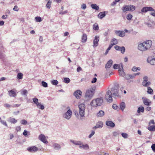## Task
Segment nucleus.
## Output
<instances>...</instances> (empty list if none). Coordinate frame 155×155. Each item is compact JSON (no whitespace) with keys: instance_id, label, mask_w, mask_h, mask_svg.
<instances>
[{"instance_id":"a18cd8bd","label":"nucleus","mask_w":155,"mask_h":155,"mask_svg":"<svg viewBox=\"0 0 155 155\" xmlns=\"http://www.w3.org/2000/svg\"><path fill=\"white\" fill-rule=\"evenodd\" d=\"M140 68L139 67L137 68L135 66H134L132 69V70L133 71H136L137 70L139 71L140 70Z\"/></svg>"},{"instance_id":"c03bdc74","label":"nucleus","mask_w":155,"mask_h":155,"mask_svg":"<svg viewBox=\"0 0 155 155\" xmlns=\"http://www.w3.org/2000/svg\"><path fill=\"white\" fill-rule=\"evenodd\" d=\"M111 42H113V44H114V45H116L117 43V40L115 38H113L111 41Z\"/></svg>"},{"instance_id":"7ed1b4c3","label":"nucleus","mask_w":155,"mask_h":155,"mask_svg":"<svg viewBox=\"0 0 155 155\" xmlns=\"http://www.w3.org/2000/svg\"><path fill=\"white\" fill-rule=\"evenodd\" d=\"M119 88V85H115L111 89V91L114 97L115 98H120V95L118 92Z\"/></svg>"},{"instance_id":"c756f323","label":"nucleus","mask_w":155,"mask_h":155,"mask_svg":"<svg viewBox=\"0 0 155 155\" xmlns=\"http://www.w3.org/2000/svg\"><path fill=\"white\" fill-rule=\"evenodd\" d=\"M144 108L143 107H140L138 108L137 110V113H139L141 112L142 113H143L144 111Z\"/></svg>"},{"instance_id":"0eeeda50","label":"nucleus","mask_w":155,"mask_h":155,"mask_svg":"<svg viewBox=\"0 0 155 155\" xmlns=\"http://www.w3.org/2000/svg\"><path fill=\"white\" fill-rule=\"evenodd\" d=\"M112 93L110 90L107 91L105 95V98L109 102L112 101Z\"/></svg>"},{"instance_id":"680f3d73","label":"nucleus","mask_w":155,"mask_h":155,"mask_svg":"<svg viewBox=\"0 0 155 155\" xmlns=\"http://www.w3.org/2000/svg\"><path fill=\"white\" fill-rule=\"evenodd\" d=\"M94 133L95 132L94 131H92L91 134L89 135V138H91L94 134Z\"/></svg>"},{"instance_id":"79ce46f5","label":"nucleus","mask_w":155,"mask_h":155,"mask_svg":"<svg viewBox=\"0 0 155 155\" xmlns=\"http://www.w3.org/2000/svg\"><path fill=\"white\" fill-rule=\"evenodd\" d=\"M120 51L121 52L122 54H124L125 51V47L124 46H122L120 47Z\"/></svg>"},{"instance_id":"0e129e2a","label":"nucleus","mask_w":155,"mask_h":155,"mask_svg":"<svg viewBox=\"0 0 155 155\" xmlns=\"http://www.w3.org/2000/svg\"><path fill=\"white\" fill-rule=\"evenodd\" d=\"M114 48L116 50L119 51L120 49V47L118 45H116L114 46Z\"/></svg>"},{"instance_id":"bb28decb","label":"nucleus","mask_w":155,"mask_h":155,"mask_svg":"<svg viewBox=\"0 0 155 155\" xmlns=\"http://www.w3.org/2000/svg\"><path fill=\"white\" fill-rule=\"evenodd\" d=\"M91 8L94 9L98 10L99 9V6L96 4H92L91 5Z\"/></svg>"},{"instance_id":"9b49d317","label":"nucleus","mask_w":155,"mask_h":155,"mask_svg":"<svg viewBox=\"0 0 155 155\" xmlns=\"http://www.w3.org/2000/svg\"><path fill=\"white\" fill-rule=\"evenodd\" d=\"M39 139L44 143H48L47 141L45 140V137L42 134H40L38 137Z\"/></svg>"},{"instance_id":"ea45409f","label":"nucleus","mask_w":155,"mask_h":155,"mask_svg":"<svg viewBox=\"0 0 155 155\" xmlns=\"http://www.w3.org/2000/svg\"><path fill=\"white\" fill-rule=\"evenodd\" d=\"M23 74L21 73H19L17 74V78L18 79H21L23 78Z\"/></svg>"},{"instance_id":"49530a36","label":"nucleus","mask_w":155,"mask_h":155,"mask_svg":"<svg viewBox=\"0 0 155 155\" xmlns=\"http://www.w3.org/2000/svg\"><path fill=\"white\" fill-rule=\"evenodd\" d=\"M51 83L54 85H56L58 84V81L56 80H53L51 81Z\"/></svg>"},{"instance_id":"7c9ffc66","label":"nucleus","mask_w":155,"mask_h":155,"mask_svg":"<svg viewBox=\"0 0 155 155\" xmlns=\"http://www.w3.org/2000/svg\"><path fill=\"white\" fill-rule=\"evenodd\" d=\"M79 145V147L81 148H83L84 149H88L89 148L88 145L87 144H86L85 145L83 144L82 145Z\"/></svg>"},{"instance_id":"f8f14e48","label":"nucleus","mask_w":155,"mask_h":155,"mask_svg":"<svg viewBox=\"0 0 155 155\" xmlns=\"http://www.w3.org/2000/svg\"><path fill=\"white\" fill-rule=\"evenodd\" d=\"M113 63V61L111 59H110L108 61L105 65V68L107 70L110 68L111 65H112Z\"/></svg>"},{"instance_id":"f03ea898","label":"nucleus","mask_w":155,"mask_h":155,"mask_svg":"<svg viewBox=\"0 0 155 155\" xmlns=\"http://www.w3.org/2000/svg\"><path fill=\"white\" fill-rule=\"evenodd\" d=\"M95 89V87H93L87 90L85 96V99L86 100L88 101L92 99L94 94Z\"/></svg>"},{"instance_id":"4be33fe9","label":"nucleus","mask_w":155,"mask_h":155,"mask_svg":"<svg viewBox=\"0 0 155 155\" xmlns=\"http://www.w3.org/2000/svg\"><path fill=\"white\" fill-rule=\"evenodd\" d=\"M87 40V36L86 34L83 33L81 37V42L83 43L85 42Z\"/></svg>"},{"instance_id":"5701e85b","label":"nucleus","mask_w":155,"mask_h":155,"mask_svg":"<svg viewBox=\"0 0 155 155\" xmlns=\"http://www.w3.org/2000/svg\"><path fill=\"white\" fill-rule=\"evenodd\" d=\"M104 113L102 110L99 111L97 114L96 115L98 117H101L104 115Z\"/></svg>"},{"instance_id":"6ab92c4d","label":"nucleus","mask_w":155,"mask_h":155,"mask_svg":"<svg viewBox=\"0 0 155 155\" xmlns=\"http://www.w3.org/2000/svg\"><path fill=\"white\" fill-rule=\"evenodd\" d=\"M99 37L98 36H95L94 39L93 41L94 45L95 47H97L98 45V42L99 41Z\"/></svg>"},{"instance_id":"c85d7f7f","label":"nucleus","mask_w":155,"mask_h":155,"mask_svg":"<svg viewBox=\"0 0 155 155\" xmlns=\"http://www.w3.org/2000/svg\"><path fill=\"white\" fill-rule=\"evenodd\" d=\"M21 94L22 95H24L25 96H27L28 94V91L26 90H23L21 91Z\"/></svg>"},{"instance_id":"69168bd1","label":"nucleus","mask_w":155,"mask_h":155,"mask_svg":"<svg viewBox=\"0 0 155 155\" xmlns=\"http://www.w3.org/2000/svg\"><path fill=\"white\" fill-rule=\"evenodd\" d=\"M97 79L96 78H94L91 82L92 83H95L96 82Z\"/></svg>"},{"instance_id":"6e6552de","label":"nucleus","mask_w":155,"mask_h":155,"mask_svg":"<svg viewBox=\"0 0 155 155\" xmlns=\"http://www.w3.org/2000/svg\"><path fill=\"white\" fill-rule=\"evenodd\" d=\"M72 112L70 109H69L63 115V117L68 120L71 117Z\"/></svg>"},{"instance_id":"5fc2aeb1","label":"nucleus","mask_w":155,"mask_h":155,"mask_svg":"<svg viewBox=\"0 0 155 155\" xmlns=\"http://www.w3.org/2000/svg\"><path fill=\"white\" fill-rule=\"evenodd\" d=\"M27 121L25 120H22L21 121V123L23 125H25L27 124Z\"/></svg>"},{"instance_id":"2f4dec72","label":"nucleus","mask_w":155,"mask_h":155,"mask_svg":"<svg viewBox=\"0 0 155 155\" xmlns=\"http://www.w3.org/2000/svg\"><path fill=\"white\" fill-rule=\"evenodd\" d=\"M70 141L71 142L76 145H81V143L80 141H75L72 140H70Z\"/></svg>"},{"instance_id":"cd10ccee","label":"nucleus","mask_w":155,"mask_h":155,"mask_svg":"<svg viewBox=\"0 0 155 155\" xmlns=\"http://www.w3.org/2000/svg\"><path fill=\"white\" fill-rule=\"evenodd\" d=\"M151 84V83L150 81H145L144 82V83H143V82H142V85H143L145 87H147L149 86L150 84Z\"/></svg>"},{"instance_id":"58836bf2","label":"nucleus","mask_w":155,"mask_h":155,"mask_svg":"<svg viewBox=\"0 0 155 155\" xmlns=\"http://www.w3.org/2000/svg\"><path fill=\"white\" fill-rule=\"evenodd\" d=\"M79 114L81 117H84L85 111L84 110H79Z\"/></svg>"},{"instance_id":"dca6fc26","label":"nucleus","mask_w":155,"mask_h":155,"mask_svg":"<svg viewBox=\"0 0 155 155\" xmlns=\"http://www.w3.org/2000/svg\"><path fill=\"white\" fill-rule=\"evenodd\" d=\"M27 150L30 152H35L38 150V148L34 146L29 147Z\"/></svg>"},{"instance_id":"412c9836","label":"nucleus","mask_w":155,"mask_h":155,"mask_svg":"<svg viewBox=\"0 0 155 155\" xmlns=\"http://www.w3.org/2000/svg\"><path fill=\"white\" fill-rule=\"evenodd\" d=\"M8 93L9 96L11 97H15L16 96L15 92L13 90L8 91Z\"/></svg>"},{"instance_id":"8fccbe9b","label":"nucleus","mask_w":155,"mask_h":155,"mask_svg":"<svg viewBox=\"0 0 155 155\" xmlns=\"http://www.w3.org/2000/svg\"><path fill=\"white\" fill-rule=\"evenodd\" d=\"M33 100L34 103L36 104H38L39 103L38 102V99L37 98H35L33 99Z\"/></svg>"},{"instance_id":"2eb2a0df","label":"nucleus","mask_w":155,"mask_h":155,"mask_svg":"<svg viewBox=\"0 0 155 155\" xmlns=\"http://www.w3.org/2000/svg\"><path fill=\"white\" fill-rule=\"evenodd\" d=\"M106 13H107V12L104 11L100 12L97 15L98 17L100 19H102L106 15Z\"/></svg>"},{"instance_id":"f257e3e1","label":"nucleus","mask_w":155,"mask_h":155,"mask_svg":"<svg viewBox=\"0 0 155 155\" xmlns=\"http://www.w3.org/2000/svg\"><path fill=\"white\" fill-rule=\"evenodd\" d=\"M152 44V41L151 40L145 41L138 45V48L140 50L142 51H146L150 48Z\"/></svg>"},{"instance_id":"72a5a7b5","label":"nucleus","mask_w":155,"mask_h":155,"mask_svg":"<svg viewBox=\"0 0 155 155\" xmlns=\"http://www.w3.org/2000/svg\"><path fill=\"white\" fill-rule=\"evenodd\" d=\"M93 28L95 30H98L99 29V28L97 23H95L93 25Z\"/></svg>"},{"instance_id":"473e14b6","label":"nucleus","mask_w":155,"mask_h":155,"mask_svg":"<svg viewBox=\"0 0 155 155\" xmlns=\"http://www.w3.org/2000/svg\"><path fill=\"white\" fill-rule=\"evenodd\" d=\"M147 90L148 91H147V92L148 94H153V90L151 87H148Z\"/></svg>"},{"instance_id":"052dcab7","label":"nucleus","mask_w":155,"mask_h":155,"mask_svg":"<svg viewBox=\"0 0 155 155\" xmlns=\"http://www.w3.org/2000/svg\"><path fill=\"white\" fill-rule=\"evenodd\" d=\"M113 134L114 136L116 137L119 134V133L118 132H113Z\"/></svg>"},{"instance_id":"ddd939ff","label":"nucleus","mask_w":155,"mask_h":155,"mask_svg":"<svg viewBox=\"0 0 155 155\" xmlns=\"http://www.w3.org/2000/svg\"><path fill=\"white\" fill-rule=\"evenodd\" d=\"M144 104L146 106H149L151 103V102L148 99L142 98Z\"/></svg>"},{"instance_id":"bf43d9fd","label":"nucleus","mask_w":155,"mask_h":155,"mask_svg":"<svg viewBox=\"0 0 155 155\" xmlns=\"http://www.w3.org/2000/svg\"><path fill=\"white\" fill-rule=\"evenodd\" d=\"M86 5L85 4H83L81 5V8L83 9H85L86 8Z\"/></svg>"},{"instance_id":"603ef678","label":"nucleus","mask_w":155,"mask_h":155,"mask_svg":"<svg viewBox=\"0 0 155 155\" xmlns=\"http://www.w3.org/2000/svg\"><path fill=\"white\" fill-rule=\"evenodd\" d=\"M35 20L37 22H40L41 21V19L40 17H36L35 18Z\"/></svg>"},{"instance_id":"39448f33","label":"nucleus","mask_w":155,"mask_h":155,"mask_svg":"<svg viewBox=\"0 0 155 155\" xmlns=\"http://www.w3.org/2000/svg\"><path fill=\"white\" fill-rule=\"evenodd\" d=\"M148 11H152L150 13V14L155 17V10L152 7H143L141 10V12H139L140 13H141V12L145 13Z\"/></svg>"},{"instance_id":"6e6d98bb","label":"nucleus","mask_w":155,"mask_h":155,"mask_svg":"<svg viewBox=\"0 0 155 155\" xmlns=\"http://www.w3.org/2000/svg\"><path fill=\"white\" fill-rule=\"evenodd\" d=\"M112 108L115 109V110H117L119 109V107L117 106L116 104H114L112 106Z\"/></svg>"},{"instance_id":"20e7f679","label":"nucleus","mask_w":155,"mask_h":155,"mask_svg":"<svg viewBox=\"0 0 155 155\" xmlns=\"http://www.w3.org/2000/svg\"><path fill=\"white\" fill-rule=\"evenodd\" d=\"M103 102L102 97H100L93 100L90 103L91 105L93 107L100 106L101 105Z\"/></svg>"},{"instance_id":"c9c22d12","label":"nucleus","mask_w":155,"mask_h":155,"mask_svg":"<svg viewBox=\"0 0 155 155\" xmlns=\"http://www.w3.org/2000/svg\"><path fill=\"white\" fill-rule=\"evenodd\" d=\"M51 2H52L51 0H48V2L46 5V6L49 9L51 7Z\"/></svg>"},{"instance_id":"f3484780","label":"nucleus","mask_w":155,"mask_h":155,"mask_svg":"<svg viewBox=\"0 0 155 155\" xmlns=\"http://www.w3.org/2000/svg\"><path fill=\"white\" fill-rule=\"evenodd\" d=\"M103 123L101 121L98 122L96 124V126L93 127V129H96L97 128H101L103 127Z\"/></svg>"},{"instance_id":"b1692460","label":"nucleus","mask_w":155,"mask_h":155,"mask_svg":"<svg viewBox=\"0 0 155 155\" xmlns=\"http://www.w3.org/2000/svg\"><path fill=\"white\" fill-rule=\"evenodd\" d=\"M78 107L79 109V110H85V105L84 104H81L78 105Z\"/></svg>"},{"instance_id":"774afa93","label":"nucleus","mask_w":155,"mask_h":155,"mask_svg":"<svg viewBox=\"0 0 155 155\" xmlns=\"http://www.w3.org/2000/svg\"><path fill=\"white\" fill-rule=\"evenodd\" d=\"M149 124H155V123L154 122V121L153 120H151L149 123Z\"/></svg>"},{"instance_id":"a211bd4d","label":"nucleus","mask_w":155,"mask_h":155,"mask_svg":"<svg viewBox=\"0 0 155 155\" xmlns=\"http://www.w3.org/2000/svg\"><path fill=\"white\" fill-rule=\"evenodd\" d=\"M106 124L108 126L113 128L115 126V124L112 121L108 120L106 122Z\"/></svg>"},{"instance_id":"4468645a","label":"nucleus","mask_w":155,"mask_h":155,"mask_svg":"<svg viewBox=\"0 0 155 155\" xmlns=\"http://www.w3.org/2000/svg\"><path fill=\"white\" fill-rule=\"evenodd\" d=\"M115 32L117 35L120 37H123L125 35V33L123 31L116 30Z\"/></svg>"},{"instance_id":"4d7b16f0","label":"nucleus","mask_w":155,"mask_h":155,"mask_svg":"<svg viewBox=\"0 0 155 155\" xmlns=\"http://www.w3.org/2000/svg\"><path fill=\"white\" fill-rule=\"evenodd\" d=\"M143 83L145 81H148V77L147 76H145L143 78Z\"/></svg>"},{"instance_id":"e2e57ef3","label":"nucleus","mask_w":155,"mask_h":155,"mask_svg":"<svg viewBox=\"0 0 155 155\" xmlns=\"http://www.w3.org/2000/svg\"><path fill=\"white\" fill-rule=\"evenodd\" d=\"M13 9L14 11L17 12L18 11L19 9L17 6H15L13 8Z\"/></svg>"},{"instance_id":"338daca9","label":"nucleus","mask_w":155,"mask_h":155,"mask_svg":"<svg viewBox=\"0 0 155 155\" xmlns=\"http://www.w3.org/2000/svg\"><path fill=\"white\" fill-rule=\"evenodd\" d=\"M118 65L117 64H115L113 66V68L115 69H117L118 68Z\"/></svg>"},{"instance_id":"09e8293b","label":"nucleus","mask_w":155,"mask_h":155,"mask_svg":"<svg viewBox=\"0 0 155 155\" xmlns=\"http://www.w3.org/2000/svg\"><path fill=\"white\" fill-rule=\"evenodd\" d=\"M41 84L44 87H48V84L46 82L44 81H42L41 82Z\"/></svg>"},{"instance_id":"de8ad7c7","label":"nucleus","mask_w":155,"mask_h":155,"mask_svg":"<svg viewBox=\"0 0 155 155\" xmlns=\"http://www.w3.org/2000/svg\"><path fill=\"white\" fill-rule=\"evenodd\" d=\"M135 78L134 75H133L129 74L127 76V79H128L130 78Z\"/></svg>"},{"instance_id":"13d9d810","label":"nucleus","mask_w":155,"mask_h":155,"mask_svg":"<svg viewBox=\"0 0 155 155\" xmlns=\"http://www.w3.org/2000/svg\"><path fill=\"white\" fill-rule=\"evenodd\" d=\"M151 148L153 151L155 152V144H152L151 146Z\"/></svg>"},{"instance_id":"9d476101","label":"nucleus","mask_w":155,"mask_h":155,"mask_svg":"<svg viewBox=\"0 0 155 155\" xmlns=\"http://www.w3.org/2000/svg\"><path fill=\"white\" fill-rule=\"evenodd\" d=\"M147 61L151 65H155V58H153L152 57H149L147 58Z\"/></svg>"},{"instance_id":"aec40b11","label":"nucleus","mask_w":155,"mask_h":155,"mask_svg":"<svg viewBox=\"0 0 155 155\" xmlns=\"http://www.w3.org/2000/svg\"><path fill=\"white\" fill-rule=\"evenodd\" d=\"M53 148L56 150H59L61 148V146L58 143H54L53 145Z\"/></svg>"},{"instance_id":"3c124183","label":"nucleus","mask_w":155,"mask_h":155,"mask_svg":"<svg viewBox=\"0 0 155 155\" xmlns=\"http://www.w3.org/2000/svg\"><path fill=\"white\" fill-rule=\"evenodd\" d=\"M0 122L3 125H5L7 127H8L7 124V123L5 121L3 120H0Z\"/></svg>"},{"instance_id":"37998d69","label":"nucleus","mask_w":155,"mask_h":155,"mask_svg":"<svg viewBox=\"0 0 155 155\" xmlns=\"http://www.w3.org/2000/svg\"><path fill=\"white\" fill-rule=\"evenodd\" d=\"M132 17V15L129 14L127 15L126 18L128 20H130L131 19Z\"/></svg>"},{"instance_id":"f704fd0d","label":"nucleus","mask_w":155,"mask_h":155,"mask_svg":"<svg viewBox=\"0 0 155 155\" xmlns=\"http://www.w3.org/2000/svg\"><path fill=\"white\" fill-rule=\"evenodd\" d=\"M119 75L120 76L124 77L125 75V73L124 71L122 70H119L118 71Z\"/></svg>"},{"instance_id":"e433bc0d","label":"nucleus","mask_w":155,"mask_h":155,"mask_svg":"<svg viewBox=\"0 0 155 155\" xmlns=\"http://www.w3.org/2000/svg\"><path fill=\"white\" fill-rule=\"evenodd\" d=\"M148 129L150 131H154L155 130V125L150 126Z\"/></svg>"},{"instance_id":"423d86ee","label":"nucleus","mask_w":155,"mask_h":155,"mask_svg":"<svg viewBox=\"0 0 155 155\" xmlns=\"http://www.w3.org/2000/svg\"><path fill=\"white\" fill-rule=\"evenodd\" d=\"M135 9V7L132 5H125L124 6L122 10L124 12H125L126 11H133Z\"/></svg>"},{"instance_id":"4c0bfd02","label":"nucleus","mask_w":155,"mask_h":155,"mask_svg":"<svg viewBox=\"0 0 155 155\" xmlns=\"http://www.w3.org/2000/svg\"><path fill=\"white\" fill-rule=\"evenodd\" d=\"M37 106L38 108L41 110H43L45 108L44 106L43 105L41 104L40 103H39L38 104Z\"/></svg>"},{"instance_id":"a878e982","label":"nucleus","mask_w":155,"mask_h":155,"mask_svg":"<svg viewBox=\"0 0 155 155\" xmlns=\"http://www.w3.org/2000/svg\"><path fill=\"white\" fill-rule=\"evenodd\" d=\"M8 121L12 123L15 124L17 122V120H15V118L10 117Z\"/></svg>"},{"instance_id":"864d4df0","label":"nucleus","mask_w":155,"mask_h":155,"mask_svg":"<svg viewBox=\"0 0 155 155\" xmlns=\"http://www.w3.org/2000/svg\"><path fill=\"white\" fill-rule=\"evenodd\" d=\"M121 135L124 138H127L128 135L126 133H123L121 134Z\"/></svg>"},{"instance_id":"393cba45","label":"nucleus","mask_w":155,"mask_h":155,"mask_svg":"<svg viewBox=\"0 0 155 155\" xmlns=\"http://www.w3.org/2000/svg\"><path fill=\"white\" fill-rule=\"evenodd\" d=\"M126 107L125 104L124 102H122L120 104V109L122 110L123 111Z\"/></svg>"},{"instance_id":"1a4fd4ad","label":"nucleus","mask_w":155,"mask_h":155,"mask_svg":"<svg viewBox=\"0 0 155 155\" xmlns=\"http://www.w3.org/2000/svg\"><path fill=\"white\" fill-rule=\"evenodd\" d=\"M82 93V92L80 90H78L74 92V95L77 99H79L81 97Z\"/></svg>"},{"instance_id":"a19ab883","label":"nucleus","mask_w":155,"mask_h":155,"mask_svg":"<svg viewBox=\"0 0 155 155\" xmlns=\"http://www.w3.org/2000/svg\"><path fill=\"white\" fill-rule=\"evenodd\" d=\"M64 82L68 84L70 82V79L69 78H64Z\"/></svg>"}]
</instances>
